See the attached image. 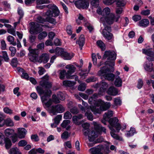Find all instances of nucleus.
Masks as SVG:
<instances>
[{
    "instance_id": "a211bd4d",
    "label": "nucleus",
    "mask_w": 154,
    "mask_h": 154,
    "mask_svg": "<svg viewBox=\"0 0 154 154\" xmlns=\"http://www.w3.org/2000/svg\"><path fill=\"white\" fill-rule=\"evenodd\" d=\"M107 93L110 95L116 96L119 94L118 89L114 87H110L107 91Z\"/></svg>"
},
{
    "instance_id": "473e14b6",
    "label": "nucleus",
    "mask_w": 154,
    "mask_h": 154,
    "mask_svg": "<svg viewBox=\"0 0 154 154\" xmlns=\"http://www.w3.org/2000/svg\"><path fill=\"white\" fill-rule=\"evenodd\" d=\"M17 70L19 72H23L21 76L22 77L26 79L27 80H29V76L28 74L25 72H23V69L20 68V67H18L17 68Z\"/></svg>"
},
{
    "instance_id": "4d7b16f0",
    "label": "nucleus",
    "mask_w": 154,
    "mask_h": 154,
    "mask_svg": "<svg viewBox=\"0 0 154 154\" xmlns=\"http://www.w3.org/2000/svg\"><path fill=\"white\" fill-rule=\"evenodd\" d=\"M53 101L55 103H60L59 99L55 95H53L52 96Z\"/></svg>"
},
{
    "instance_id": "2eb2a0df",
    "label": "nucleus",
    "mask_w": 154,
    "mask_h": 154,
    "mask_svg": "<svg viewBox=\"0 0 154 154\" xmlns=\"http://www.w3.org/2000/svg\"><path fill=\"white\" fill-rule=\"evenodd\" d=\"M144 69L147 71L151 72L153 71V63L149 61H146L143 64Z\"/></svg>"
},
{
    "instance_id": "72a5a7b5",
    "label": "nucleus",
    "mask_w": 154,
    "mask_h": 154,
    "mask_svg": "<svg viewBox=\"0 0 154 154\" xmlns=\"http://www.w3.org/2000/svg\"><path fill=\"white\" fill-rule=\"evenodd\" d=\"M97 46L101 48L102 51H104L105 50V45L102 41L99 40L97 41Z\"/></svg>"
},
{
    "instance_id": "4468645a",
    "label": "nucleus",
    "mask_w": 154,
    "mask_h": 154,
    "mask_svg": "<svg viewBox=\"0 0 154 154\" xmlns=\"http://www.w3.org/2000/svg\"><path fill=\"white\" fill-rule=\"evenodd\" d=\"M66 68L69 69L67 71L66 75V77L67 78L72 79V77H70V75L74 73L75 70L76 68L72 64H69L66 66Z\"/></svg>"
},
{
    "instance_id": "f257e3e1",
    "label": "nucleus",
    "mask_w": 154,
    "mask_h": 154,
    "mask_svg": "<svg viewBox=\"0 0 154 154\" xmlns=\"http://www.w3.org/2000/svg\"><path fill=\"white\" fill-rule=\"evenodd\" d=\"M48 76L46 75L43 77V80L40 82V85L43 88H46L45 90L40 86H37L36 88V90L38 93L41 96L43 94V96L41 97V100L42 103H45V105L47 107H49L51 104V100L49 99L48 101L45 103V101L48 100L51 95V91L49 88L51 87V83L48 82Z\"/></svg>"
},
{
    "instance_id": "6ab92c4d",
    "label": "nucleus",
    "mask_w": 154,
    "mask_h": 154,
    "mask_svg": "<svg viewBox=\"0 0 154 154\" xmlns=\"http://www.w3.org/2000/svg\"><path fill=\"white\" fill-rule=\"evenodd\" d=\"M49 59V55L47 54H44L40 56L38 61L40 63L43 62L45 63L48 62Z\"/></svg>"
},
{
    "instance_id": "c03bdc74",
    "label": "nucleus",
    "mask_w": 154,
    "mask_h": 154,
    "mask_svg": "<svg viewBox=\"0 0 154 154\" xmlns=\"http://www.w3.org/2000/svg\"><path fill=\"white\" fill-rule=\"evenodd\" d=\"M86 85L85 83H82L80 84L78 87L79 90L81 91H84L85 89Z\"/></svg>"
},
{
    "instance_id": "1a4fd4ad",
    "label": "nucleus",
    "mask_w": 154,
    "mask_h": 154,
    "mask_svg": "<svg viewBox=\"0 0 154 154\" xmlns=\"http://www.w3.org/2000/svg\"><path fill=\"white\" fill-rule=\"evenodd\" d=\"M29 53L28 54L29 59L32 62H35L38 60V50L29 48Z\"/></svg>"
},
{
    "instance_id": "c9c22d12",
    "label": "nucleus",
    "mask_w": 154,
    "mask_h": 154,
    "mask_svg": "<svg viewBox=\"0 0 154 154\" xmlns=\"http://www.w3.org/2000/svg\"><path fill=\"white\" fill-rule=\"evenodd\" d=\"M117 7H120L124 6L126 4L125 0H116Z\"/></svg>"
},
{
    "instance_id": "2f4dec72",
    "label": "nucleus",
    "mask_w": 154,
    "mask_h": 154,
    "mask_svg": "<svg viewBox=\"0 0 154 154\" xmlns=\"http://www.w3.org/2000/svg\"><path fill=\"white\" fill-rule=\"evenodd\" d=\"M4 141L6 148L7 149H9L12 145L11 140L8 138H6L5 139Z\"/></svg>"
},
{
    "instance_id": "39448f33",
    "label": "nucleus",
    "mask_w": 154,
    "mask_h": 154,
    "mask_svg": "<svg viewBox=\"0 0 154 154\" xmlns=\"http://www.w3.org/2000/svg\"><path fill=\"white\" fill-rule=\"evenodd\" d=\"M107 58V60H112L111 62L106 61V64H108L109 66L112 67L115 65V62L113 61L116 59V54L114 51H106L105 52L103 58L106 59Z\"/></svg>"
},
{
    "instance_id": "c85d7f7f",
    "label": "nucleus",
    "mask_w": 154,
    "mask_h": 154,
    "mask_svg": "<svg viewBox=\"0 0 154 154\" xmlns=\"http://www.w3.org/2000/svg\"><path fill=\"white\" fill-rule=\"evenodd\" d=\"M149 21L148 19H143L139 22V25L143 27H146L149 24Z\"/></svg>"
},
{
    "instance_id": "a18cd8bd",
    "label": "nucleus",
    "mask_w": 154,
    "mask_h": 154,
    "mask_svg": "<svg viewBox=\"0 0 154 154\" xmlns=\"http://www.w3.org/2000/svg\"><path fill=\"white\" fill-rule=\"evenodd\" d=\"M72 117V115L70 112L68 111L65 112L63 118L65 119H70Z\"/></svg>"
},
{
    "instance_id": "338daca9",
    "label": "nucleus",
    "mask_w": 154,
    "mask_h": 154,
    "mask_svg": "<svg viewBox=\"0 0 154 154\" xmlns=\"http://www.w3.org/2000/svg\"><path fill=\"white\" fill-rule=\"evenodd\" d=\"M46 20L47 21H48L50 23L53 24L54 25L56 24L57 23V22L54 19L52 18L51 17L49 18H47V19H46Z\"/></svg>"
},
{
    "instance_id": "b1692460",
    "label": "nucleus",
    "mask_w": 154,
    "mask_h": 154,
    "mask_svg": "<svg viewBox=\"0 0 154 154\" xmlns=\"http://www.w3.org/2000/svg\"><path fill=\"white\" fill-rule=\"evenodd\" d=\"M73 56V54L70 55L67 52L64 51L61 57L65 60H70L72 58Z\"/></svg>"
},
{
    "instance_id": "bf43d9fd",
    "label": "nucleus",
    "mask_w": 154,
    "mask_h": 154,
    "mask_svg": "<svg viewBox=\"0 0 154 154\" xmlns=\"http://www.w3.org/2000/svg\"><path fill=\"white\" fill-rule=\"evenodd\" d=\"M36 36L32 35H31L29 36V42L31 43H33L36 39Z\"/></svg>"
},
{
    "instance_id": "bb28decb",
    "label": "nucleus",
    "mask_w": 154,
    "mask_h": 154,
    "mask_svg": "<svg viewBox=\"0 0 154 154\" xmlns=\"http://www.w3.org/2000/svg\"><path fill=\"white\" fill-rule=\"evenodd\" d=\"M113 114V112L112 111L109 110L107 112H105L104 114V119H109L112 116Z\"/></svg>"
},
{
    "instance_id": "7ed1b4c3",
    "label": "nucleus",
    "mask_w": 154,
    "mask_h": 154,
    "mask_svg": "<svg viewBox=\"0 0 154 154\" xmlns=\"http://www.w3.org/2000/svg\"><path fill=\"white\" fill-rule=\"evenodd\" d=\"M110 72L111 70L109 68L106 66L101 68L97 74L101 79L104 78L108 80L112 81L115 76L113 74L110 73Z\"/></svg>"
},
{
    "instance_id": "58836bf2",
    "label": "nucleus",
    "mask_w": 154,
    "mask_h": 154,
    "mask_svg": "<svg viewBox=\"0 0 154 154\" xmlns=\"http://www.w3.org/2000/svg\"><path fill=\"white\" fill-rule=\"evenodd\" d=\"M91 5L93 7L97 8L99 4V0H91Z\"/></svg>"
},
{
    "instance_id": "5701e85b",
    "label": "nucleus",
    "mask_w": 154,
    "mask_h": 154,
    "mask_svg": "<svg viewBox=\"0 0 154 154\" xmlns=\"http://www.w3.org/2000/svg\"><path fill=\"white\" fill-rule=\"evenodd\" d=\"M115 77L116 79L114 82L115 85L117 87L121 86L122 84V79L119 76H116Z\"/></svg>"
},
{
    "instance_id": "dca6fc26",
    "label": "nucleus",
    "mask_w": 154,
    "mask_h": 154,
    "mask_svg": "<svg viewBox=\"0 0 154 154\" xmlns=\"http://www.w3.org/2000/svg\"><path fill=\"white\" fill-rule=\"evenodd\" d=\"M27 132V131L24 128H17V136L20 138L22 139L24 138Z\"/></svg>"
},
{
    "instance_id": "37998d69",
    "label": "nucleus",
    "mask_w": 154,
    "mask_h": 154,
    "mask_svg": "<svg viewBox=\"0 0 154 154\" xmlns=\"http://www.w3.org/2000/svg\"><path fill=\"white\" fill-rule=\"evenodd\" d=\"M59 77L60 79H64L65 75H66L67 72L65 70H60L59 71Z\"/></svg>"
},
{
    "instance_id": "8fccbe9b",
    "label": "nucleus",
    "mask_w": 154,
    "mask_h": 154,
    "mask_svg": "<svg viewBox=\"0 0 154 154\" xmlns=\"http://www.w3.org/2000/svg\"><path fill=\"white\" fill-rule=\"evenodd\" d=\"M50 2L48 0H36V3L37 5L48 4Z\"/></svg>"
},
{
    "instance_id": "603ef678",
    "label": "nucleus",
    "mask_w": 154,
    "mask_h": 154,
    "mask_svg": "<svg viewBox=\"0 0 154 154\" xmlns=\"http://www.w3.org/2000/svg\"><path fill=\"white\" fill-rule=\"evenodd\" d=\"M46 19L43 18L41 16L38 17L36 20L37 22L42 23H44V22L46 21Z\"/></svg>"
},
{
    "instance_id": "423d86ee",
    "label": "nucleus",
    "mask_w": 154,
    "mask_h": 154,
    "mask_svg": "<svg viewBox=\"0 0 154 154\" xmlns=\"http://www.w3.org/2000/svg\"><path fill=\"white\" fill-rule=\"evenodd\" d=\"M108 122L109 124L108 127L111 131H115V128L117 132H119L121 128V126L119 123V120L117 118L114 117L109 119Z\"/></svg>"
},
{
    "instance_id": "0e129e2a",
    "label": "nucleus",
    "mask_w": 154,
    "mask_h": 154,
    "mask_svg": "<svg viewBox=\"0 0 154 154\" xmlns=\"http://www.w3.org/2000/svg\"><path fill=\"white\" fill-rule=\"evenodd\" d=\"M64 146L65 147V148L66 149L67 147L69 148H72V145L70 141H68L66 142H65L64 143Z\"/></svg>"
},
{
    "instance_id": "a878e982",
    "label": "nucleus",
    "mask_w": 154,
    "mask_h": 154,
    "mask_svg": "<svg viewBox=\"0 0 154 154\" xmlns=\"http://www.w3.org/2000/svg\"><path fill=\"white\" fill-rule=\"evenodd\" d=\"M89 72V71H88L86 69H83L79 73V75L81 76V78L84 79L88 76Z\"/></svg>"
},
{
    "instance_id": "5fc2aeb1",
    "label": "nucleus",
    "mask_w": 154,
    "mask_h": 154,
    "mask_svg": "<svg viewBox=\"0 0 154 154\" xmlns=\"http://www.w3.org/2000/svg\"><path fill=\"white\" fill-rule=\"evenodd\" d=\"M69 135L67 131H64L61 135V137L62 139H66L69 137Z\"/></svg>"
},
{
    "instance_id": "7c9ffc66",
    "label": "nucleus",
    "mask_w": 154,
    "mask_h": 154,
    "mask_svg": "<svg viewBox=\"0 0 154 154\" xmlns=\"http://www.w3.org/2000/svg\"><path fill=\"white\" fill-rule=\"evenodd\" d=\"M63 85L66 87H72L75 84V82L70 81H64L63 82Z\"/></svg>"
},
{
    "instance_id": "f3484780",
    "label": "nucleus",
    "mask_w": 154,
    "mask_h": 154,
    "mask_svg": "<svg viewBox=\"0 0 154 154\" xmlns=\"http://www.w3.org/2000/svg\"><path fill=\"white\" fill-rule=\"evenodd\" d=\"M93 124L94 125V129L97 131L99 134L100 133V131L106 134V129L104 127H102L100 125L95 122H94Z\"/></svg>"
},
{
    "instance_id": "6e6d98bb",
    "label": "nucleus",
    "mask_w": 154,
    "mask_h": 154,
    "mask_svg": "<svg viewBox=\"0 0 154 154\" xmlns=\"http://www.w3.org/2000/svg\"><path fill=\"white\" fill-rule=\"evenodd\" d=\"M9 50L11 51V55L12 57H13L14 56L16 53V49L13 47H10L9 48Z\"/></svg>"
},
{
    "instance_id": "774afa93",
    "label": "nucleus",
    "mask_w": 154,
    "mask_h": 154,
    "mask_svg": "<svg viewBox=\"0 0 154 154\" xmlns=\"http://www.w3.org/2000/svg\"><path fill=\"white\" fill-rule=\"evenodd\" d=\"M1 49L2 50H5L6 48V45L5 41L2 40L1 41Z\"/></svg>"
},
{
    "instance_id": "a19ab883",
    "label": "nucleus",
    "mask_w": 154,
    "mask_h": 154,
    "mask_svg": "<svg viewBox=\"0 0 154 154\" xmlns=\"http://www.w3.org/2000/svg\"><path fill=\"white\" fill-rule=\"evenodd\" d=\"M47 35L46 32L44 31L40 33L38 35V38L39 40H42L45 38Z\"/></svg>"
},
{
    "instance_id": "f8f14e48",
    "label": "nucleus",
    "mask_w": 154,
    "mask_h": 154,
    "mask_svg": "<svg viewBox=\"0 0 154 154\" xmlns=\"http://www.w3.org/2000/svg\"><path fill=\"white\" fill-rule=\"evenodd\" d=\"M75 6L78 8L87 9L89 5L88 0H77L75 2Z\"/></svg>"
},
{
    "instance_id": "de8ad7c7",
    "label": "nucleus",
    "mask_w": 154,
    "mask_h": 154,
    "mask_svg": "<svg viewBox=\"0 0 154 154\" xmlns=\"http://www.w3.org/2000/svg\"><path fill=\"white\" fill-rule=\"evenodd\" d=\"M116 1V0H103V3L107 5H112Z\"/></svg>"
},
{
    "instance_id": "4be33fe9",
    "label": "nucleus",
    "mask_w": 154,
    "mask_h": 154,
    "mask_svg": "<svg viewBox=\"0 0 154 154\" xmlns=\"http://www.w3.org/2000/svg\"><path fill=\"white\" fill-rule=\"evenodd\" d=\"M85 41L84 36L83 35H82L80 36L79 41L76 42V43L79 45L81 50L82 49V47L84 45Z\"/></svg>"
},
{
    "instance_id": "4c0bfd02",
    "label": "nucleus",
    "mask_w": 154,
    "mask_h": 154,
    "mask_svg": "<svg viewBox=\"0 0 154 154\" xmlns=\"http://www.w3.org/2000/svg\"><path fill=\"white\" fill-rule=\"evenodd\" d=\"M55 51L56 54V55L58 56L60 55L61 56H62L64 52V51L63 49L59 47H57L55 49Z\"/></svg>"
},
{
    "instance_id": "9d476101",
    "label": "nucleus",
    "mask_w": 154,
    "mask_h": 154,
    "mask_svg": "<svg viewBox=\"0 0 154 154\" xmlns=\"http://www.w3.org/2000/svg\"><path fill=\"white\" fill-rule=\"evenodd\" d=\"M52 11L50 10H48L46 12V15L47 16L46 19L52 17H56L58 16L60 13L58 8L55 5L51 6V8Z\"/></svg>"
},
{
    "instance_id": "864d4df0",
    "label": "nucleus",
    "mask_w": 154,
    "mask_h": 154,
    "mask_svg": "<svg viewBox=\"0 0 154 154\" xmlns=\"http://www.w3.org/2000/svg\"><path fill=\"white\" fill-rule=\"evenodd\" d=\"M108 87V84L106 82L103 81L100 84V88L106 89Z\"/></svg>"
},
{
    "instance_id": "412c9836",
    "label": "nucleus",
    "mask_w": 154,
    "mask_h": 154,
    "mask_svg": "<svg viewBox=\"0 0 154 154\" xmlns=\"http://www.w3.org/2000/svg\"><path fill=\"white\" fill-rule=\"evenodd\" d=\"M94 106H90V108H88L86 109V112L85 113V116L87 117L88 119L90 121H92L93 120V115L92 113L90 112V110H91V107H92Z\"/></svg>"
},
{
    "instance_id": "3c124183",
    "label": "nucleus",
    "mask_w": 154,
    "mask_h": 154,
    "mask_svg": "<svg viewBox=\"0 0 154 154\" xmlns=\"http://www.w3.org/2000/svg\"><path fill=\"white\" fill-rule=\"evenodd\" d=\"M2 58L6 61H8L9 60L7 53L6 51H2Z\"/></svg>"
},
{
    "instance_id": "20e7f679",
    "label": "nucleus",
    "mask_w": 154,
    "mask_h": 154,
    "mask_svg": "<svg viewBox=\"0 0 154 154\" xmlns=\"http://www.w3.org/2000/svg\"><path fill=\"white\" fill-rule=\"evenodd\" d=\"M120 18V16L119 15L115 16L112 14H110L106 17H102L100 18V21L104 25L106 23L108 24H111L114 22H118Z\"/></svg>"
},
{
    "instance_id": "680f3d73",
    "label": "nucleus",
    "mask_w": 154,
    "mask_h": 154,
    "mask_svg": "<svg viewBox=\"0 0 154 154\" xmlns=\"http://www.w3.org/2000/svg\"><path fill=\"white\" fill-rule=\"evenodd\" d=\"M7 32L9 33L14 35H16L15 30V29L13 28H10L7 30Z\"/></svg>"
},
{
    "instance_id": "13d9d810",
    "label": "nucleus",
    "mask_w": 154,
    "mask_h": 154,
    "mask_svg": "<svg viewBox=\"0 0 154 154\" xmlns=\"http://www.w3.org/2000/svg\"><path fill=\"white\" fill-rule=\"evenodd\" d=\"M97 80V78L93 76L89 77L86 80V82L87 83L93 82L96 81Z\"/></svg>"
},
{
    "instance_id": "ea45409f",
    "label": "nucleus",
    "mask_w": 154,
    "mask_h": 154,
    "mask_svg": "<svg viewBox=\"0 0 154 154\" xmlns=\"http://www.w3.org/2000/svg\"><path fill=\"white\" fill-rule=\"evenodd\" d=\"M110 11V9L108 7H106L102 11V16L107 15L109 14Z\"/></svg>"
},
{
    "instance_id": "e433bc0d",
    "label": "nucleus",
    "mask_w": 154,
    "mask_h": 154,
    "mask_svg": "<svg viewBox=\"0 0 154 154\" xmlns=\"http://www.w3.org/2000/svg\"><path fill=\"white\" fill-rule=\"evenodd\" d=\"M7 40L11 44L14 46L16 45V42L14 41V37L11 35H9L7 37Z\"/></svg>"
},
{
    "instance_id": "79ce46f5",
    "label": "nucleus",
    "mask_w": 154,
    "mask_h": 154,
    "mask_svg": "<svg viewBox=\"0 0 154 154\" xmlns=\"http://www.w3.org/2000/svg\"><path fill=\"white\" fill-rule=\"evenodd\" d=\"M62 116L61 115H57L55 118L54 121V123L56 125H58L60 121L61 120Z\"/></svg>"
},
{
    "instance_id": "69168bd1",
    "label": "nucleus",
    "mask_w": 154,
    "mask_h": 154,
    "mask_svg": "<svg viewBox=\"0 0 154 154\" xmlns=\"http://www.w3.org/2000/svg\"><path fill=\"white\" fill-rule=\"evenodd\" d=\"M70 112L73 114H76L79 112L78 110L75 107H74L70 109Z\"/></svg>"
},
{
    "instance_id": "052dcab7",
    "label": "nucleus",
    "mask_w": 154,
    "mask_h": 154,
    "mask_svg": "<svg viewBox=\"0 0 154 154\" xmlns=\"http://www.w3.org/2000/svg\"><path fill=\"white\" fill-rule=\"evenodd\" d=\"M27 143L26 141L24 140H20L18 143V145L20 146H26Z\"/></svg>"
},
{
    "instance_id": "ddd939ff",
    "label": "nucleus",
    "mask_w": 154,
    "mask_h": 154,
    "mask_svg": "<svg viewBox=\"0 0 154 154\" xmlns=\"http://www.w3.org/2000/svg\"><path fill=\"white\" fill-rule=\"evenodd\" d=\"M142 53L148 56L146 57V59L148 60L151 61H154V52L152 51V48L143 49Z\"/></svg>"
},
{
    "instance_id": "09e8293b",
    "label": "nucleus",
    "mask_w": 154,
    "mask_h": 154,
    "mask_svg": "<svg viewBox=\"0 0 154 154\" xmlns=\"http://www.w3.org/2000/svg\"><path fill=\"white\" fill-rule=\"evenodd\" d=\"M70 121L68 120H64L61 124V126L63 128H65L70 123Z\"/></svg>"
},
{
    "instance_id": "f704fd0d",
    "label": "nucleus",
    "mask_w": 154,
    "mask_h": 154,
    "mask_svg": "<svg viewBox=\"0 0 154 154\" xmlns=\"http://www.w3.org/2000/svg\"><path fill=\"white\" fill-rule=\"evenodd\" d=\"M9 154H20L18 149L16 147L12 148L9 150Z\"/></svg>"
},
{
    "instance_id": "393cba45",
    "label": "nucleus",
    "mask_w": 154,
    "mask_h": 154,
    "mask_svg": "<svg viewBox=\"0 0 154 154\" xmlns=\"http://www.w3.org/2000/svg\"><path fill=\"white\" fill-rule=\"evenodd\" d=\"M92 154H103L100 152V149L98 148L93 147L90 149L89 150Z\"/></svg>"
},
{
    "instance_id": "cd10ccee",
    "label": "nucleus",
    "mask_w": 154,
    "mask_h": 154,
    "mask_svg": "<svg viewBox=\"0 0 154 154\" xmlns=\"http://www.w3.org/2000/svg\"><path fill=\"white\" fill-rule=\"evenodd\" d=\"M3 123L4 125H5L7 126L11 127L14 125L13 122L10 118H8L5 120Z\"/></svg>"
},
{
    "instance_id": "f03ea898",
    "label": "nucleus",
    "mask_w": 154,
    "mask_h": 154,
    "mask_svg": "<svg viewBox=\"0 0 154 154\" xmlns=\"http://www.w3.org/2000/svg\"><path fill=\"white\" fill-rule=\"evenodd\" d=\"M97 94H94L90 97L88 100L89 103L94 106L91 107V109L95 114L100 113L101 112L107 110L111 106L110 103H104L100 99L97 100Z\"/></svg>"
},
{
    "instance_id": "0eeeda50",
    "label": "nucleus",
    "mask_w": 154,
    "mask_h": 154,
    "mask_svg": "<svg viewBox=\"0 0 154 154\" xmlns=\"http://www.w3.org/2000/svg\"><path fill=\"white\" fill-rule=\"evenodd\" d=\"M50 112L54 115H55L57 113H62L65 111V107L62 105L58 104L52 106L49 108Z\"/></svg>"
},
{
    "instance_id": "c756f323",
    "label": "nucleus",
    "mask_w": 154,
    "mask_h": 154,
    "mask_svg": "<svg viewBox=\"0 0 154 154\" xmlns=\"http://www.w3.org/2000/svg\"><path fill=\"white\" fill-rule=\"evenodd\" d=\"M136 133V131L135 128L133 127H131L130 131H127L126 135L128 137H130L133 136Z\"/></svg>"
},
{
    "instance_id": "e2e57ef3",
    "label": "nucleus",
    "mask_w": 154,
    "mask_h": 154,
    "mask_svg": "<svg viewBox=\"0 0 154 154\" xmlns=\"http://www.w3.org/2000/svg\"><path fill=\"white\" fill-rule=\"evenodd\" d=\"M57 96L60 100H63L65 99V98L63 94L61 92H59L57 94Z\"/></svg>"
},
{
    "instance_id": "9b49d317",
    "label": "nucleus",
    "mask_w": 154,
    "mask_h": 154,
    "mask_svg": "<svg viewBox=\"0 0 154 154\" xmlns=\"http://www.w3.org/2000/svg\"><path fill=\"white\" fill-rule=\"evenodd\" d=\"M31 26L29 32L31 34H37L42 31L39 25L37 23L31 22L30 23Z\"/></svg>"
},
{
    "instance_id": "49530a36",
    "label": "nucleus",
    "mask_w": 154,
    "mask_h": 154,
    "mask_svg": "<svg viewBox=\"0 0 154 154\" xmlns=\"http://www.w3.org/2000/svg\"><path fill=\"white\" fill-rule=\"evenodd\" d=\"M18 63L17 58L15 57L12 59L11 62V65L13 67H16Z\"/></svg>"
},
{
    "instance_id": "6e6552de",
    "label": "nucleus",
    "mask_w": 154,
    "mask_h": 154,
    "mask_svg": "<svg viewBox=\"0 0 154 154\" xmlns=\"http://www.w3.org/2000/svg\"><path fill=\"white\" fill-rule=\"evenodd\" d=\"M104 28L103 29L102 34L103 37L108 40H112L113 39V34L110 32L111 31L110 26L104 25Z\"/></svg>"
},
{
    "instance_id": "aec40b11",
    "label": "nucleus",
    "mask_w": 154,
    "mask_h": 154,
    "mask_svg": "<svg viewBox=\"0 0 154 154\" xmlns=\"http://www.w3.org/2000/svg\"><path fill=\"white\" fill-rule=\"evenodd\" d=\"M95 131H92L89 134L88 137L89 140L91 141H92L96 137H97L99 133L97 130L95 129Z\"/></svg>"
}]
</instances>
